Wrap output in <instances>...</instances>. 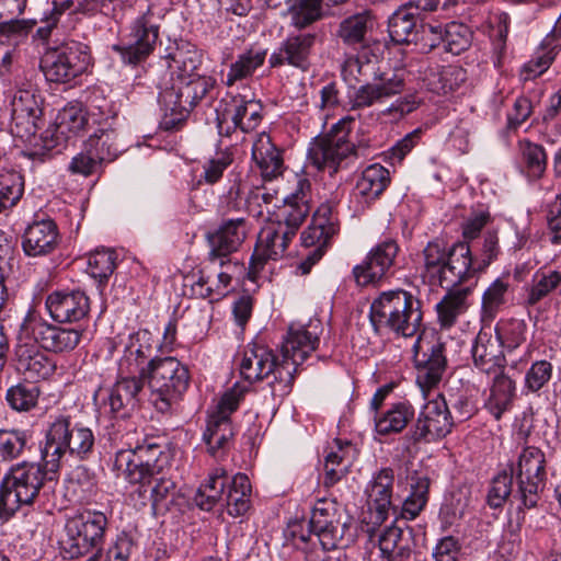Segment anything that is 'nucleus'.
<instances>
[{
  "mask_svg": "<svg viewBox=\"0 0 561 561\" xmlns=\"http://www.w3.org/2000/svg\"><path fill=\"white\" fill-rule=\"evenodd\" d=\"M41 462L21 461L10 467L0 484V511L13 515L22 505H31L41 490L57 481L59 468L41 450Z\"/></svg>",
  "mask_w": 561,
  "mask_h": 561,
  "instance_id": "1",
  "label": "nucleus"
},
{
  "mask_svg": "<svg viewBox=\"0 0 561 561\" xmlns=\"http://www.w3.org/2000/svg\"><path fill=\"white\" fill-rule=\"evenodd\" d=\"M369 319L377 333L419 337L423 331L422 301L404 289L381 291L370 305Z\"/></svg>",
  "mask_w": 561,
  "mask_h": 561,
  "instance_id": "2",
  "label": "nucleus"
},
{
  "mask_svg": "<svg viewBox=\"0 0 561 561\" xmlns=\"http://www.w3.org/2000/svg\"><path fill=\"white\" fill-rule=\"evenodd\" d=\"M211 77H190L169 79L164 82L158 96L163 112L160 128L165 131L180 129L186 122L191 111L214 88Z\"/></svg>",
  "mask_w": 561,
  "mask_h": 561,
  "instance_id": "3",
  "label": "nucleus"
},
{
  "mask_svg": "<svg viewBox=\"0 0 561 561\" xmlns=\"http://www.w3.org/2000/svg\"><path fill=\"white\" fill-rule=\"evenodd\" d=\"M107 516L96 510H83L69 516L64 526L60 550L66 559H79L93 551H103Z\"/></svg>",
  "mask_w": 561,
  "mask_h": 561,
  "instance_id": "4",
  "label": "nucleus"
},
{
  "mask_svg": "<svg viewBox=\"0 0 561 561\" xmlns=\"http://www.w3.org/2000/svg\"><path fill=\"white\" fill-rule=\"evenodd\" d=\"M147 379L156 409L168 412L187 391L191 381L188 367L173 356H154L148 362Z\"/></svg>",
  "mask_w": 561,
  "mask_h": 561,
  "instance_id": "5",
  "label": "nucleus"
},
{
  "mask_svg": "<svg viewBox=\"0 0 561 561\" xmlns=\"http://www.w3.org/2000/svg\"><path fill=\"white\" fill-rule=\"evenodd\" d=\"M239 370L250 383L273 376L270 382L273 397L283 398L291 391L294 370L283 362L278 363L273 351L265 345L249 344L242 353Z\"/></svg>",
  "mask_w": 561,
  "mask_h": 561,
  "instance_id": "6",
  "label": "nucleus"
},
{
  "mask_svg": "<svg viewBox=\"0 0 561 561\" xmlns=\"http://www.w3.org/2000/svg\"><path fill=\"white\" fill-rule=\"evenodd\" d=\"M93 431L81 423H72L69 416L57 417L48 427L46 442L42 448L50 461L60 468L66 454L80 460L88 459L94 449Z\"/></svg>",
  "mask_w": 561,
  "mask_h": 561,
  "instance_id": "7",
  "label": "nucleus"
},
{
  "mask_svg": "<svg viewBox=\"0 0 561 561\" xmlns=\"http://www.w3.org/2000/svg\"><path fill=\"white\" fill-rule=\"evenodd\" d=\"M354 123L355 118L346 115L340 118L324 137L311 144L308 159L317 170L333 175L340 169L346 168L348 161L356 157L355 146L347 139Z\"/></svg>",
  "mask_w": 561,
  "mask_h": 561,
  "instance_id": "8",
  "label": "nucleus"
},
{
  "mask_svg": "<svg viewBox=\"0 0 561 561\" xmlns=\"http://www.w3.org/2000/svg\"><path fill=\"white\" fill-rule=\"evenodd\" d=\"M92 66V54L85 43L69 39L48 50L41 61L46 81L67 84L87 73Z\"/></svg>",
  "mask_w": 561,
  "mask_h": 561,
  "instance_id": "9",
  "label": "nucleus"
},
{
  "mask_svg": "<svg viewBox=\"0 0 561 561\" xmlns=\"http://www.w3.org/2000/svg\"><path fill=\"white\" fill-rule=\"evenodd\" d=\"M310 530L318 537L323 550H334L347 546L352 518L345 508L333 499L318 500L311 511Z\"/></svg>",
  "mask_w": 561,
  "mask_h": 561,
  "instance_id": "10",
  "label": "nucleus"
},
{
  "mask_svg": "<svg viewBox=\"0 0 561 561\" xmlns=\"http://www.w3.org/2000/svg\"><path fill=\"white\" fill-rule=\"evenodd\" d=\"M165 460L163 446L147 438L135 448L117 451L114 467L129 483L145 486L150 478L161 474Z\"/></svg>",
  "mask_w": 561,
  "mask_h": 561,
  "instance_id": "11",
  "label": "nucleus"
},
{
  "mask_svg": "<svg viewBox=\"0 0 561 561\" xmlns=\"http://www.w3.org/2000/svg\"><path fill=\"white\" fill-rule=\"evenodd\" d=\"M510 471L516 483L514 499L524 508H534L540 500L547 479L543 451L535 446L525 447L517 461L510 466Z\"/></svg>",
  "mask_w": 561,
  "mask_h": 561,
  "instance_id": "12",
  "label": "nucleus"
},
{
  "mask_svg": "<svg viewBox=\"0 0 561 561\" xmlns=\"http://www.w3.org/2000/svg\"><path fill=\"white\" fill-rule=\"evenodd\" d=\"M20 329L25 340L35 341L43 351L55 354L70 353L81 341L82 330L49 323L34 309H28Z\"/></svg>",
  "mask_w": 561,
  "mask_h": 561,
  "instance_id": "13",
  "label": "nucleus"
},
{
  "mask_svg": "<svg viewBox=\"0 0 561 561\" xmlns=\"http://www.w3.org/2000/svg\"><path fill=\"white\" fill-rule=\"evenodd\" d=\"M455 425L448 403L442 394L430 400L420 411L404 439L411 445L434 443L451 433Z\"/></svg>",
  "mask_w": 561,
  "mask_h": 561,
  "instance_id": "14",
  "label": "nucleus"
},
{
  "mask_svg": "<svg viewBox=\"0 0 561 561\" xmlns=\"http://www.w3.org/2000/svg\"><path fill=\"white\" fill-rule=\"evenodd\" d=\"M262 104L254 98L242 94H227L217 111V128L220 136L229 137L234 130H254L261 123Z\"/></svg>",
  "mask_w": 561,
  "mask_h": 561,
  "instance_id": "15",
  "label": "nucleus"
},
{
  "mask_svg": "<svg viewBox=\"0 0 561 561\" xmlns=\"http://www.w3.org/2000/svg\"><path fill=\"white\" fill-rule=\"evenodd\" d=\"M129 30L127 43L113 45L112 49L121 56L124 64L137 66L153 53L159 39L160 26L153 21L152 7H148L137 16Z\"/></svg>",
  "mask_w": 561,
  "mask_h": 561,
  "instance_id": "16",
  "label": "nucleus"
},
{
  "mask_svg": "<svg viewBox=\"0 0 561 561\" xmlns=\"http://www.w3.org/2000/svg\"><path fill=\"white\" fill-rule=\"evenodd\" d=\"M399 245L393 239L378 242L366 254L364 260L352 270L357 286H377L388 278L399 253Z\"/></svg>",
  "mask_w": 561,
  "mask_h": 561,
  "instance_id": "17",
  "label": "nucleus"
},
{
  "mask_svg": "<svg viewBox=\"0 0 561 561\" xmlns=\"http://www.w3.org/2000/svg\"><path fill=\"white\" fill-rule=\"evenodd\" d=\"M42 121L39 96L34 90L19 89L11 101L12 135L23 140L35 138Z\"/></svg>",
  "mask_w": 561,
  "mask_h": 561,
  "instance_id": "18",
  "label": "nucleus"
},
{
  "mask_svg": "<svg viewBox=\"0 0 561 561\" xmlns=\"http://www.w3.org/2000/svg\"><path fill=\"white\" fill-rule=\"evenodd\" d=\"M142 388L144 378L121 375L111 388L99 391L98 394L102 396L101 412L110 416H125L136 408Z\"/></svg>",
  "mask_w": 561,
  "mask_h": 561,
  "instance_id": "19",
  "label": "nucleus"
},
{
  "mask_svg": "<svg viewBox=\"0 0 561 561\" xmlns=\"http://www.w3.org/2000/svg\"><path fill=\"white\" fill-rule=\"evenodd\" d=\"M310 202L311 183L307 178H300L296 188L284 198L283 205L275 211L273 224L295 237L310 213Z\"/></svg>",
  "mask_w": 561,
  "mask_h": 561,
  "instance_id": "20",
  "label": "nucleus"
},
{
  "mask_svg": "<svg viewBox=\"0 0 561 561\" xmlns=\"http://www.w3.org/2000/svg\"><path fill=\"white\" fill-rule=\"evenodd\" d=\"M287 231L273 222L264 227L257 238L250 259L248 276L255 282L268 260L280 259L293 240Z\"/></svg>",
  "mask_w": 561,
  "mask_h": 561,
  "instance_id": "21",
  "label": "nucleus"
},
{
  "mask_svg": "<svg viewBox=\"0 0 561 561\" xmlns=\"http://www.w3.org/2000/svg\"><path fill=\"white\" fill-rule=\"evenodd\" d=\"M405 87L403 73H380L374 82H366L350 95L351 110H362L383 103L386 100L403 92Z\"/></svg>",
  "mask_w": 561,
  "mask_h": 561,
  "instance_id": "22",
  "label": "nucleus"
},
{
  "mask_svg": "<svg viewBox=\"0 0 561 561\" xmlns=\"http://www.w3.org/2000/svg\"><path fill=\"white\" fill-rule=\"evenodd\" d=\"M421 340V335L416 337L412 350L416 368V383L426 397V392L440 382L447 360L443 343L435 342L426 351H422Z\"/></svg>",
  "mask_w": 561,
  "mask_h": 561,
  "instance_id": "23",
  "label": "nucleus"
},
{
  "mask_svg": "<svg viewBox=\"0 0 561 561\" xmlns=\"http://www.w3.org/2000/svg\"><path fill=\"white\" fill-rule=\"evenodd\" d=\"M157 347L152 333L146 329L130 333L124 343L123 356L118 360L119 375H135L144 378L148 362Z\"/></svg>",
  "mask_w": 561,
  "mask_h": 561,
  "instance_id": "24",
  "label": "nucleus"
},
{
  "mask_svg": "<svg viewBox=\"0 0 561 561\" xmlns=\"http://www.w3.org/2000/svg\"><path fill=\"white\" fill-rule=\"evenodd\" d=\"M45 307L57 323L79 322L89 314L90 299L80 289L55 290L47 295Z\"/></svg>",
  "mask_w": 561,
  "mask_h": 561,
  "instance_id": "25",
  "label": "nucleus"
},
{
  "mask_svg": "<svg viewBox=\"0 0 561 561\" xmlns=\"http://www.w3.org/2000/svg\"><path fill=\"white\" fill-rule=\"evenodd\" d=\"M16 368L26 379L48 378L55 370V362L33 340H25L23 330H19L15 345Z\"/></svg>",
  "mask_w": 561,
  "mask_h": 561,
  "instance_id": "26",
  "label": "nucleus"
},
{
  "mask_svg": "<svg viewBox=\"0 0 561 561\" xmlns=\"http://www.w3.org/2000/svg\"><path fill=\"white\" fill-rule=\"evenodd\" d=\"M36 25L35 20H9L0 23V76L12 71L20 54L18 47L25 43Z\"/></svg>",
  "mask_w": 561,
  "mask_h": 561,
  "instance_id": "27",
  "label": "nucleus"
},
{
  "mask_svg": "<svg viewBox=\"0 0 561 561\" xmlns=\"http://www.w3.org/2000/svg\"><path fill=\"white\" fill-rule=\"evenodd\" d=\"M479 272L481 271L472 257L470 245L467 242H458L448 249V256L437 284L444 288L457 287Z\"/></svg>",
  "mask_w": 561,
  "mask_h": 561,
  "instance_id": "28",
  "label": "nucleus"
},
{
  "mask_svg": "<svg viewBox=\"0 0 561 561\" xmlns=\"http://www.w3.org/2000/svg\"><path fill=\"white\" fill-rule=\"evenodd\" d=\"M339 229L335 205L324 202L314 211L311 224L302 231L301 243L306 248L327 250Z\"/></svg>",
  "mask_w": 561,
  "mask_h": 561,
  "instance_id": "29",
  "label": "nucleus"
},
{
  "mask_svg": "<svg viewBox=\"0 0 561 561\" xmlns=\"http://www.w3.org/2000/svg\"><path fill=\"white\" fill-rule=\"evenodd\" d=\"M316 38V34L311 33L289 35L271 55V67L289 65L302 71L308 70Z\"/></svg>",
  "mask_w": 561,
  "mask_h": 561,
  "instance_id": "30",
  "label": "nucleus"
},
{
  "mask_svg": "<svg viewBox=\"0 0 561 561\" xmlns=\"http://www.w3.org/2000/svg\"><path fill=\"white\" fill-rule=\"evenodd\" d=\"M471 356L474 368L485 375L491 376L505 368L503 348L490 329L479 331L471 346Z\"/></svg>",
  "mask_w": 561,
  "mask_h": 561,
  "instance_id": "31",
  "label": "nucleus"
},
{
  "mask_svg": "<svg viewBox=\"0 0 561 561\" xmlns=\"http://www.w3.org/2000/svg\"><path fill=\"white\" fill-rule=\"evenodd\" d=\"M376 26V18L370 10H363L342 19L335 30V36L345 47H366Z\"/></svg>",
  "mask_w": 561,
  "mask_h": 561,
  "instance_id": "32",
  "label": "nucleus"
},
{
  "mask_svg": "<svg viewBox=\"0 0 561 561\" xmlns=\"http://www.w3.org/2000/svg\"><path fill=\"white\" fill-rule=\"evenodd\" d=\"M59 242V231L50 218L35 219L22 236V249L27 256H43L55 251Z\"/></svg>",
  "mask_w": 561,
  "mask_h": 561,
  "instance_id": "33",
  "label": "nucleus"
},
{
  "mask_svg": "<svg viewBox=\"0 0 561 561\" xmlns=\"http://www.w3.org/2000/svg\"><path fill=\"white\" fill-rule=\"evenodd\" d=\"M394 473L391 468L376 472L366 486L367 504L375 514V523H383L392 508Z\"/></svg>",
  "mask_w": 561,
  "mask_h": 561,
  "instance_id": "34",
  "label": "nucleus"
},
{
  "mask_svg": "<svg viewBox=\"0 0 561 561\" xmlns=\"http://www.w3.org/2000/svg\"><path fill=\"white\" fill-rule=\"evenodd\" d=\"M318 344L319 336L316 331H310L306 327H290L282 344L283 364L288 365L295 374Z\"/></svg>",
  "mask_w": 561,
  "mask_h": 561,
  "instance_id": "35",
  "label": "nucleus"
},
{
  "mask_svg": "<svg viewBox=\"0 0 561 561\" xmlns=\"http://www.w3.org/2000/svg\"><path fill=\"white\" fill-rule=\"evenodd\" d=\"M413 541L412 528L396 524L386 527L378 539L381 558L386 561H409Z\"/></svg>",
  "mask_w": 561,
  "mask_h": 561,
  "instance_id": "36",
  "label": "nucleus"
},
{
  "mask_svg": "<svg viewBox=\"0 0 561 561\" xmlns=\"http://www.w3.org/2000/svg\"><path fill=\"white\" fill-rule=\"evenodd\" d=\"M447 289L435 307L438 324L446 330L453 328L458 318L467 312L470 307L469 297L472 294L470 286Z\"/></svg>",
  "mask_w": 561,
  "mask_h": 561,
  "instance_id": "37",
  "label": "nucleus"
},
{
  "mask_svg": "<svg viewBox=\"0 0 561 561\" xmlns=\"http://www.w3.org/2000/svg\"><path fill=\"white\" fill-rule=\"evenodd\" d=\"M252 160L261 171L264 180H273L284 170V160L270 135L259 134L252 145Z\"/></svg>",
  "mask_w": 561,
  "mask_h": 561,
  "instance_id": "38",
  "label": "nucleus"
},
{
  "mask_svg": "<svg viewBox=\"0 0 561 561\" xmlns=\"http://www.w3.org/2000/svg\"><path fill=\"white\" fill-rule=\"evenodd\" d=\"M390 172L379 163L366 167L358 178L354 195L360 197L363 207L370 205L390 184Z\"/></svg>",
  "mask_w": 561,
  "mask_h": 561,
  "instance_id": "39",
  "label": "nucleus"
},
{
  "mask_svg": "<svg viewBox=\"0 0 561 561\" xmlns=\"http://www.w3.org/2000/svg\"><path fill=\"white\" fill-rule=\"evenodd\" d=\"M490 393L485 400V409L496 419L508 412L516 397V382L504 370L493 374Z\"/></svg>",
  "mask_w": 561,
  "mask_h": 561,
  "instance_id": "40",
  "label": "nucleus"
},
{
  "mask_svg": "<svg viewBox=\"0 0 561 561\" xmlns=\"http://www.w3.org/2000/svg\"><path fill=\"white\" fill-rule=\"evenodd\" d=\"M228 484V472L224 468H215L198 486L193 499L195 505L206 512L218 504L224 505Z\"/></svg>",
  "mask_w": 561,
  "mask_h": 561,
  "instance_id": "41",
  "label": "nucleus"
},
{
  "mask_svg": "<svg viewBox=\"0 0 561 561\" xmlns=\"http://www.w3.org/2000/svg\"><path fill=\"white\" fill-rule=\"evenodd\" d=\"M414 414V408L408 401L396 402L386 411L375 414V430L379 435L398 434L413 420Z\"/></svg>",
  "mask_w": 561,
  "mask_h": 561,
  "instance_id": "42",
  "label": "nucleus"
},
{
  "mask_svg": "<svg viewBox=\"0 0 561 561\" xmlns=\"http://www.w3.org/2000/svg\"><path fill=\"white\" fill-rule=\"evenodd\" d=\"M419 15L413 7L398 9L388 22V32L391 41L396 44H409L417 38Z\"/></svg>",
  "mask_w": 561,
  "mask_h": 561,
  "instance_id": "43",
  "label": "nucleus"
},
{
  "mask_svg": "<svg viewBox=\"0 0 561 561\" xmlns=\"http://www.w3.org/2000/svg\"><path fill=\"white\" fill-rule=\"evenodd\" d=\"M251 483L244 473H237L229 477V484L226 491L224 504L230 516L238 517L244 515L251 506Z\"/></svg>",
  "mask_w": 561,
  "mask_h": 561,
  "instance_id": "44",
  "label": "nucleus"
},
{
  "mask_svg": "<svg viewBox=\"0 0 561 561\" xmlns=\"http://www.w3.org/2000/svg\"><path fill=\"white\" fill-rule=\"evenodd\" d=\"M266 59V49L251 47L239 54L237 59L231 62L227 77L226 85L232 87L236 82L251 78L256 69L264 65Z\"/></svg>",
  "mask_w": 561,
  "mask_h": 561,
  "instance_id": "45",
  "label": "nucleus"
},
{
  "mask_svg": "<svg viewBox=\"0 0 561 561\" xmlns=\"http://www.w3.org/2000/svg\"><path fill=\"white\" fill-rule=\"evenodd\" d=\"M410 494L402 503L401 518L415 519L426 506L428 501L430 478L417 472L409 477Z\"/></svg>",
  "mask_w": 561,
  "mask_h": 561,
  "instance_id": "46",
  "label": "nucleus"
},
{
  "mask_svg": "<svg viewBox=\"0 0 561 561\" xmlns=\"http://www.w3.org/2000/svg\"><path fill=\"white\" fill-rule=\"evenodd\" d=\"M428 28L432 33L439 36L445 49L453 55H460L471 45L472 32L470 27L463 23L450 22L445 26L428 25Z\"/></svg>",
  "mask_w": 561,
  "mask_h": 561,
  "instance_id": "47",
  "label": "nucleus"
},
{
  "mask_svg": "<svg viewBox=\"0 0 561 561\" xmlns=\"http://www.w3.org/2000/svg\"><path fill=\"white\" fill-rule=\"evenodd\" d=\"M233 435L230 417L209 415L203 439L213 456H216L219 450L226 449Z\"/></svg>",
  "mask_w": 561,
  "mask_h": 561,
  "instance_id": "48",
  "label": "nucleus"
},
{
  "mask_svg": "<svg viewBox=\"0 0 561 561\" xmlns=\"http://www.w3.org/2000/svg\"><path fill=\"white\" fill-rule=\"evenodd\" d=\"M334 5L345 3L347 0H328ZM268 7L277 8L279 2L274 0H265ZM322 0H295L290 7L291 25L302 30L322 16Z\"/></svg>",
  "mask_w": 561,
  "mask_h": 561,
  "instance_id": "49",
  "label": "nucleus"
},
{
  "mask_svg": "<svg viewBox=\"0 0 561 561\" xmlns=\"http://www.w3.org/2000/svg\"><path fill=\"white\" fill-rule=\"evenodd\" d=\"M561 286V268L538 271L531 283L525 288V304L536 306L550 293Z\"/></svg>",
  "mask_w": 561,
  "mask_h": 561,
  "instance_id": "50",
  "label": "nucleus"
},
{
  "mask_svg": "<svg viewBox=\"0 0 561 561\" xmlns=\"http://www.w3.org/2000/svg\"><path fill=\"white\" fill-rule=\"evenodd\" d=\"M170 79L202 77L197 70L202 65V54L193 45L178 47L171 55Z\"/></svg>",
  "mask_w": 561,
  "mask_h": 561,
  "instance_id": "51",
  "label": "nucleus"
},
{
  "mask_svg": "<svg viewBox=\"0 0 561 561\" xmlns=\"http://www.w3.org/2000/svg\"><path fill=\"white\" fill-rule=\"evenodd\" d=\"M520 170L530 179H540L547 168V153L542 146L529 140L518 142Z\"/></svg>",
  "mask_w": 561,
  "mask_h": 561,
  "instance_id": "52",
  "label": "nucleus"
},
{
  "mask_svg": "<svg viewBox=\"0 0 561 561\" xmlns=\"http://www.w3.org/2000/svg\"><path fill=\"white\" fill-rule=\"evenodd\" d=\"M116 140V131L113 128L104 127L92 134L84 145L92 152L93 157L103 163L111 162L117 158L119 148Z\"/></svg>",
  "mask_w": 561,
  "mask_h": 561,
  "instance_id": "53",
  "label": "nucleus"
},
{
  "mask_svg": "<svg viewBox=\"0 0 561 561\" xmlns=\"http://www.w3.org/2000/svg\"><path fill=\"white\" fill-rule=\"evenodd\" d=\"M23 193L24 176L14 169L0 167V213L13 207Z\"/></svg>",
  "mask_w": 561,
  "mask_h": 561,
  "instance_id": "54",
  "label": "nucleus"
},
{
  "mask_svg": "<svg viewBox=\"0 0 561 561\" xmlns=\"http://www.w3.org/2000/svg\"><path fill=\"white\" fill-rule=\"evenodd\" d=\"M553 376V365L547 359H538L530 364L525 371L523 381L524 394H538L543 390Z\"/></svg>",
  "mask_w": 561,
  "mask_h": 561,
  "instance_id": "55",
  "label": "nucleus"
},
{
  "mask_svg": "<svg viewBox=\"0 0 561 561\" xmlns=\"http://www.w3.org/2000/svg\"><path fill=\"white\" fill-rule=\"evenodd\" d=\"M127 8H131L130 0H77L76 10L89 16L103 14L117 20L123 18Z\"/></svg>",
  "mask_w": 561,
  "mask_h": 561,
  "instance_id": "56",
  "label": "nucleus"
},
{
  "mask_svg": "<svg viewBox=\"0 0 561 561\" xmlns=\"http://www.w3.org/2000/svg\"><path fill=\"white\" fill-rule=\"evenodd\" d=\"M24 430H0V462H9L22 456L28 442Z\"/></svg>",
  "mask_w": 561,
  "mask_h": 561,
  "instance_id": "57",
  "label": "nucleus"
},
{
  "mask_svg": "<svg viewBox=\"0 0 561 561\" xmlns=\"http://www.w3.org/2000/svg\"><path fill=\"white\" fill-rule=\"evenodd\" d=\"M494 331L501 347L512 352L526 341L527 323L524 320L510 319L499 323Z\"/></svg>",
  "mask_w": 561,
  "mask_h": 561,
  "instance_id": "58",
  "label": "nucleus"
},
{
  "mask_svg": "<svg viewBox=\"0 0 561 561\" xmlns=\"http://www.w3.org/2000/svg\"><path fill=\"white\" fill-rule=\"evenodd\" d=\"M207 241L209 245L208 261L210 264H218L219 266H229L231 264V254L234 253L240 244L222 233L215 230L207 233Z\"/></svg>",
  "mask_w": 561,
  "mask_h": 561,
  "instance_id": "59",
  "label": "nucleus"
},
{
  "mask_svg": "<svg viewBox=\"0 0 561 561\" xmlns=\"http://www.w3.org/2000/svg\"><path fill=\"white\" fill-rule=\"evenodd\" d=\"M424 268L431 282L437 283L448 256V250L443 240H433L423 250Z\"/></svg>",
  "mask_w": 561,
  "mask_h": 561,
  "instance_id": "60",
  "label": "nucleus"
},
{
  "mask_svg": "<svg viewBox=\"0 0 561 561\" xmlns=\"http://www.w3.org/2000/svg\"><path fill=\"white\" fill-rule=\"evenodd\" d=\"M116 252L112 249H96L88 259V270L99 282L107 280L116 268Z\"/></svg>",
  "mask_w": 561,
  "mask_h": 561,
  "instance_id": "61",
  "label": "nucleus"
},
{
  "mask_svg": "<svg viewBox=\"0 0 561 561\" xmlns=\"http://www.w3.org/2000/svg\"><path fill=\"white\" fill-rule=\"evenodd\" d=\"M85 112L78 103H70L61 108L56 117L57 129L61 134H77L89 124Z\"/></svg>",
  "mask_w": 561,
  "mask_h": 561,
  "instance_id": "62",
  "label": "nucleus"
},
{
  "mask_svg": "<svg viewBox=\"0 0 561 561\" xmlns=\"http://www.w3.org/2000/svg\"><path fill=\"white\" fill-rule=\"evenodd\" d=\"M38 399V388L35 385L19 383L7 390L5 400L16 411H28Z\"/></svg>",
  "mask_w": 561,
  "mask_h": 561,
  "instance_id": "63",
  "label": "nucleus"
},
{
  "mask_svg": "<svg viewBox=\"0 0 561 561\" xmlns=\"http://www.w3.org/2000/svg\"><path fill=\"white\" fill-rule=\"evenodd\" d=\"M510 289L507 279L499 277L490 284L482 296V310L493 318L502 306L506 304V296Z\"/></svg>",
  "mask_w": 561,
  "mask_h": 561,
  "instance_id": "64",
  "label": "nucleus"
}]
</instances>
